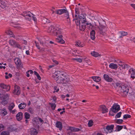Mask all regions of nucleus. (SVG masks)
Returning a JSON list of instances; mask_svg holds the SVG:
<instances>
[{
  "instance_id": "864d4df0",
  "label": "nucleus",
  "mask_w": 135,
  "mask_h": 135,
  "mask_svg": "<svg viewBox=\"0 0 135 135\" xmlns=\"http://www.w3.org/2000/svg\"><path fill=\"white\" fill-rule=\"evenodd\" d=\"M15 47H17L18 48H19L20 49H22V47L21 46L18 44L17 43V42L16 43L15 46Z\"/></svg>"
},
{
  "instance_id": "39448f33",
  "label": "nucleus",
  "mask_w": 135,
  "mask_h": 135,
  "mask_svg": "<svg viewBox=\"0 0 135 135\" xmlns=\"http://www.w3.org/2000/svg\"><path fill=\"white\" fill-rule=\"evenodd\" d=\"M108 28L107 27L100 25L99 27V32L100 34L103 35L106 34L105 32L107 31Z\"/></svg>"
},
{
  "instance_id": "5701e85b",
  "label": "nucleus",
  "mask_w": 135,
  "mask_h": 135,
  "mask_svg": "<svg viewBox=\"0 0 135 135\" xmlns=\"http://www.w3.org/2000/svg\"><path fill=\"white\" fill-rule=\"evenodd\" d=\"M91 78L94 81L96 82H99L101 80L100 77L99 76H92Z\"/></svg>"
},
{
  "instance_id": "9b49d317",
  "label": "nucleus",
  "mask_w": 135,
  "mask_h": 135,
  "mask_svg": "<svg viewBox=\"0 0 135 135\" xmlns=\"http://www.w3.org/2000/svg\"><path fill=\"white\" fill-rule=\"evenodd\" d=\"M31 15H32V13L31 12L27 11L23 12L21 14V15L23 16L24 17H28L30 18V19H31Z\"/></svg>"
},
{
  "instance_id": "603ef678",
  "label": "nucleus",
  "mask_w": 135,
  "mask_h": 135,
  "mask_svg": "<svg viewBox=\"0 0 135 135\" xmlns=\"http://www.w3.org/2000/svg\"><path fill=\"white\" fill-rule=\"evenodd\" d=\"M85 26H87L88 27V28L89 29L91 28L90 27L92 26V24L90 23H88V22H87V23H86Z\"/></svg>"
},
{
  "instance_id": "bb28decb",
  "label": "nucleus",
  "mask_w": 135,
  "mask_h": 135,
  "mask_svg": "<svg viewBox=\"0 0 135 135\" xmlns=\"http://www.w3.org/2000/svg\"><path fill=\"white\" fill-rule=\"evenodd\" d=\"M9 43L11 46L15 47L17 42L14 40H10L9 41Z\"/></svg>"
},
{
  "instance_id": "f3484780",
  "label": "nucleus",
  "mask_w": 135,
  "mask_h": 135,
  "mask_svg": "<svg viewBox=\"0 0 135 135\" xmlns=\"http://www.w3.org/2000/svg\"><path fill=\"white\" fill-rule=\"evenodd\" d=\"M55 30V27L52 26H51L49 27L47 30V32L49 33L54 34V32Z\"/></svg>"
},
{
  "instance_id": "a18cd8bd",
  "label": "nucleus",
  "mask_w": 135,
  "mask_h": 135,
  "mask_svg": "<svg viewBox=\"0 0 135 135\" xmlns=\"http://www.w3.org/2000/svg\"><path fill=\"white\" fill-rule=\"evenodd\" d=\"M8 129L9 131H12L15 130V129L12 126H9L8 128Z\"/></svg>"
},
{
  "instance_id": "cd10ccee",
  "label": "nucleus",
  "mask_w": 135,
  "mask_h": 135,
  "mask_svg": "<svg viewBox=\"0 0 135 135\" xmlns=\"http://www.w3.org/2000/svg\"><path fill=\"white\" fill-rule=\"evenodd\" d=\"M26 104L25 103H21L18 105V107L20 109H23L26 107Z\"/></svg>"
},
{
  "instance_id": "72a5a7b5",
  "label": "nucleus",
  "mask_w": 135,
  "mask_h": 135,
  "mask_svg": "<svg viewBox=\"0 0 135 135\" xmlns=\"http://www.w3.org/2000/svg\"><path fill=\"white\" fill-rule=\"evenodd\" d=\"M91 54L92 56L95 57H97L99 56L98 53L94 51L91 52Z\"/></svg>"
},
{
  "instance_id": "2eb2a0df",
  "label": "nucleus",
  "mask_w": 135,
  "mask_h": 135,
  "mask_svg": "<svg viewBox=\"0 0 135 135\" xmlns=\"http://www.w3.org/2000/svg\"><path fill=\"white\" fill-rule=\"evenodd\" d=\"M14 93L17 95H19L20 93V87L17 85L14 86Z\"/></svg>"
},
{
  "instance_id": "a19ab883",
  "label": "nucleus",
  "mask_w": 135,
  "mask_h": 135,
  "mask_svg": "<svg viewBox=\"0 0 135 135\" xmlns=\"http://www.w3.org/2000/svg\"><path fill=\"white\" fill-rule=\"evenodd\" d=\"M56 73H55V74H54L52 75V77L56 81L57 80V78H58V75Z\"/></svg>"
},
{
  "instance_id": "37998d69",
  "label": "nucleus",
  "mask_w": 135,
  "mask_h": 135,
  "mask_svg": "<svg viewBox=\"0 0 135 135\" xmlns=\"http://www.w3.org/2000/svg\"><path fill=\"white\" fill-rule=\"evenodd\" d=\"M50 105L52 109L53 110H55L56 107V105L55 103H50Z\"/></svg>"
},
{
  "instance_id": "0e129e2a",
  "label": "nucleus",
  "mask_w": 135,
  "mask_h": 135,
  "mask_svg": "<svg viewBox=\"0 0 135 135\" xmlns=\"http://www.w3.org/2000/svg\"><path fill=\"white\" fill-rule=\"evenodd\" d=\"M4 126L3 124H0V130H1L2 129V130H3L4 128Z\"/></svg>"
},
{
  "instance_id": "a878e982",
  "label": "nucleus",
  "mask_w": 135,
  "mask_h": 135,
  "mask_svg": "<svg viewBox=\"0 0 135 135\" xmlns=\"http://www.w3.org/2000/svg\"><path fill=\"white\" fill-rule=\"evenodd\" d=\"M30 132L31 135H37L38 133L36 129L33 128L31 129Z\"/></svg>"
},
{
  "instance_id": "13d9d810",
  "label": "nucleus",
  "mask_w": 135,
  "mask_h": 135,
  "mask_svg": "<svg viewBox=\"0 0 135 135\" xmlns=\"http://www.w3.org/2000/svg\"><path fill=\"white\" fill-rule=\"evenodd\" d=\"M74 59L76 61L79 62H81L82 61L81 59L79 58H77L76 59L75 58Z\"/></svg>"
},
{
  "instance_id": "c9c22d12",
  "label": "nucleus",
  "mask_w": 135,
  "mask_h": 135,
  "mask_svg": "<svg viewBox=\"0 0 135 135\" xmlns=\"http://www.w3.org/2000/svg\"><path fill=\"white\" fill-rule=\"evenodd\" d=\"M65 14L64 15L65 17L67 19V21L68 22H70V20L69 18V14L68 11H67L65 13Z\"/></svg>"
},
{
  "instance_id": "473e14b6",
  "label": "nucleus",
  "mask_w": 135,
  "mask_h": 135,
  "mask_svg": "<svg viewBox=\"0 0 135 135\" xmlns=\"http://www.w3.org/2000/svg\"><path fill=\"white\" fill-rule=\"evenodd\" d=\"M1 113L2 115L3 116H5L7 114V111L4 108H3V109L2 110Z\"/></svg>"
},
{
  "instance_id": "c85d7f7f",
  "label": "nucleus",
  "mask_w": 135,
  "mask_h": 135,
  "mask_svg": "<svg viewBox=\"0 0 135 135\" xmlns=\"http://www.w3.org/2000/svg\"><path fill=\"white\" fill-rule=\"evenodd\" d=\"M115 87L116 88L118 87L119 89H120L122 85V84L121 82H118L115 83Z\"/></svg>"
},
{
  "instance_id": "0eeeda50",
  "label": "nucleus",
  "mask_w": 135,
  "mask_h": 135,
  "mask_svg": "<svg viewBox=\"0 0 135 135\" xmlns=\"http://www.w3.org/2000/svg\"><path fill=\"white\" fill-rule=\"evenodd\" d=\"M111 110L113 112H117L120 110L119 106L115 104H114L111 108Z\"/></svg>"
},
{
  "instance_id": "de8ad7c7",
  "label": "nucleus",
  "mask_w": 135,
  "mask_h": 135,
  "mask_svg": "<svg viewBox=\"0 0 135 135\" xmlns=\"http://www.w3.org/2000/svg\"><path fill=\"white\" fill-rule=\"evenodd\" d=\"M28 110V112L31 114H33L34 112V110L32 108L30 107Z\"/></svg>"
},
{
  "instance_id": "4468645a",
  "label": "nucleus",
  "mask_w": 135,
  "mask_h": 135,
  "mask_svg": "<svg viewBox=\"0 0 135 135\" xmlns=\"http://www.w3.org/2000/svg\"><path fill=\"white\" fill-rule=\"evenodd\" d=\"M75 45L76 46L82 47L85 45L84 43L80 40H78L75 42Z\"/></svg>"
},
{
  "instance_id": "423d86ee",
  "label": "nucleus",
  "mask_w": 135,
  "mask_h": 135,
  "mask_svg": "<svg viewBox=\"0 0 135 135\" xmlns=\"http://www.w3.org/2000/svg\"><path fill=\"white\" fill-rule=\"evenodd\" d=\"M14 61L17 68H22V64L19 58L18 57H16L14 59Z\"/></svg>"
},
{
  "instance_id": "09e8293b",
  "label": "nucleus",
  "mask_w": 135,
  "mask_h": 135,
  "mask_svg": "<svg viewBox=\"0 0 135 135\" xmlns=\"http://www.w3.org/2000/svg\"><path fill=\"white\" fill-rule=\"evenodd\" d=\"M131 117V116L130 115L126 114H125L123 117L124 119H126L127 118H129Z\"/></svg>"
},
{
  "instance_id": "c756f323",
  "label": "nucleus",
  "mask_w": 135,
  "mask_h": 135,
  "mask_svg": "<svg viewBox=\"0 0 135 135\" xmlns=\"http://www.w3.org/2000/svg\"><path fill=\"white\" fill-rule=\"evenodd\" d=\"M6 33L11 37H15L13 33L10 30H9L6 31Z\"/></svg>"
},
{
  "instance_id": "338daca9",
  "label": "nucleus",
  "mask_w": 135,
  "mask_h": 135,
  "mask_svg": "<svg viewBox=\"0 0 135 135\" xmlns=\"http://www.w3.org/2000/svg\"><path fill=\"white\" fill-rule=\"evenodd\" d=\"M74 127H69V129L72 131H73Z\"/></svg>"
},
{
  "instance_id": "3c124183",
  "label": "nucleus",
  "mask_w": 135,
  "mask_h": 135,
  "mask_svg": "<svg viewBox=\"0 0 135 135\" xmlns=\"http://www.w3.org/2000/svg\"><path fill=\"white\" fill-rule=\"evenodd\" d=\"M78 19H75L74 21H75V22L77 25H80V20H79Z\"/></svg>"
},
{
  "instance_id": "7ed1b4c3",
  "label": "nucleus",
  "mask_w": 135,
  "mask_h": 135,
  "mask_svg": "<svg viewBox=\"0 0 135 135\" xmlns=\"http://www.w3.org/2000/svg\"><path fill=\"white\" fill-rule=\"evenodd\" d=\"M115 62H116L115 61ZM118 63V65L119 66V69L121 70L124 69H128L130 67V66L126 64L124 62L119 60H118L116 62Z\"/></svg>"
},
{
  "instance_id": "680f3d73",
  "label": "nucleus",
  "mask_w": 135,
  "mask_h": 135,
  "mask_svg": "<svg viewBox=\"0 0 135 135\" xmlns=\"http://www.w3.org/2000/svg\"><path fill=\"white\" fill-rule=\"evenodd\" d=\"M61 11V14L64 13H65L67 12V10L64 9H60Z\"/></svg>"
},
{
  "instance_id": "412c9836",
  "label": "nucleus",
  "mask_w": 135,
  "mask_h": 135,
  "mask_svg": "<svg viewBox=\"0 0 135 135\" xmlns=\"http://www.w3.org/2000/svg\"><path fill=\"white\" fill-rule=\"evenodd\" d=\"M6 6V3L4 0H0V7L4 8Z\"/></svg>"
},
{
  "instance_id": "4be33fe9",
  "label": "nucleus",
  "mask_w": 135,
  "mask_h": 135,
  "mask_svg": "<svg viewBox=\"0 0 135 135\" xmlns=\"http://www.w3.org/2000/svg\"><path fill=\"white\" fill-rule=\"evenodd\" d=\"M56 127L59 128L60 130H61L62 128V123L60 122L57 121L56 124Z\"/></svg>"
},
{
  "instance_id": "69168bd1",
  "label": "nucleus",
  "mask_w": 135,
  "mask_h": 135,
  "mask_svg": "<svg viewBox=\"0 0 135 135\" xmlns=\"http://www.w3.org/2000/svg\"><path fill=\"white\" fill-rule=\"evenodd\" d=\"M80 130V129L79 128L74 127L73 132H78Z\"/></svg>"
},
{
  "instance_id": "e433bc0d",
  "label": "nucleus",
  "mask_w": 135,
  "mask_h": 135,
  "mask_svg": "<svg viewBox=\"0 0 135 135\" xmlns=\"http://www.w3.org/2000/svg\"><path fill=\"white\" fill-rule=\"evenodd\" d=\"M42 22L43 24H45L47 23H49V21L46 18L44 17L42 20Z\"/></svg>"
},
{
  "instance_id": "4d7b16f0",
  "label": "nucleus",
  "mask_w": 135,
  "mask_h": 135,
  "mask_svg": "<svg viewBox=\"0 0 135 135\" xmlns=\"http://www.w3.org/2000/svg\"><path fill=\"white\" fill-rule=\"evenodd\" d=\"M75 14H79V9L78 8H75Z\"/></svg>"
},
{
  "instance_id": "f257e3e1",
  "label": "nucleus",
  "mask_w": 135,
  "mask_h": 135,
  "mask_svg": "<svg viewBox=\"0 0 135 135\" xmlns=\"http://www.w3.org/2000/svg\"><path fill=\"white\" fill-rule=\"evenodd\" d=\"M54 35L58 37L56 38V41L60 44H63L64 43V41L62 38V29L58 27H55V30Z\"/></svg>"
},
{
  "instance_id": "052dcab7",
  "label": "nucleus",
  "mask_w": 135,
  "mask_h": 135,
  "mask_svg": "<svg viewBox=\"0 0 135 135\" xmlns=\"http://www.w3.org/2000/svg\"><path fill=\"white\" fill-rule=\"evenodd\" d=\"M61 11V14L64 13H65L67 12V10L64 9H60Z\"/></svg>"
},
{
  "instance_id": "1a4fd4ad",
  "label": "nucleus",
  "mask_w": 135,
  "mask_h": 135,
  "mask_svg": "<svg viewBox=\"0 0 135 135\" xmlns=\"http://www.w3.org/2000/svg\"><path fill=\"white\" fill-rule=\"evenodd\" d=\"M0 87L1 89H4L7 91H9L10 89V86L9 85H7L3 83L0 84Z\"/></svg>"
},
{
  "instance_id": "e2e57ef3",
  "label": "nucleus",
  "mask_w": 135,
  "mask_h": 135,
  "mask_svg": "<svg viewBox=\"0 0 135 135\" xmlns=\"http://www.w3.org/2000/svg\"><path fill=\"white\" fill-rule=\"evenodd\" d=\"M35 43L36 44V47L38 49H40V47L39 46V44L38 43H37L36 41L35 42Z\"/></svg>"
},
{
  "instance_id": "c03bdc74",
  "label": "nucleus",
  "mask_w": 135,
  "mask_h": 135,
  "mask_svg": "<svg viewBox=\"0 0 135 135\" xmlns=\"http://www.w3.org/2000/svg\"><path fill=\"white\" fill-rule=\"evenodd\" d=\"M122 112H120L118 113H117V114L115 115V118H120Z\"/></svg>"
},
{
  "instance_id": "b1692460",
  "label": "nucleus",
  "mask_w": 135,
  "mask_h": 135,
  "mask_svg": "<svg viewBox=\"0 0 135 135\" xmlns=\"http://www.w3.org/2000/svg\"><path fill=\"white\" fill-rule=\"evenodd\" d=\"M95 32L94 30H93L90 32V38H91L93 40H94L95 38Z\"/></svg>"
},
{
  "instance_id": "2f4dec72",
  "label": "nucleus",
  "mask_w": 135,
  "mask_h": 135,
  "mask_svg": "<svg viewBox=\"0 0 135 135\" xmlns=\"http://www.w3.org/2000/svg\"><path fill=\"white\" fill-rule=\"evenodd\" d=\"M15 106V105L14 103H11L8 106V109L10 111H11Z\"/></svg>"
},
{
  "instance_id": "ddd939ff",
  "label": "nucleus",
  "mask_w": 135,
  "mask_h": 135,
  "mask_svg": "<svg viewBox=\"0 0 135 135\" xmlns=\"http://www.w3.org/2000/svg\"><path fill=\"white\" fill-rule=\"evenodd\" d=\"M79 20L81 24H85L86 23H87L86 19L83 15L79 16Z\"/></svg>"
},
{
  "instance_id": "7c9ffc66",
  "label": "nucleus",
  "mask_w": 135,
  "mask_h": 135,
  "mask_svg": "<svg viewBox=\"0 0 135 135\" xmlns=\"http://www.w3.org/2000/svg\"><path fill=\"white\" fill-rule=\"evenodd\" d=\"M80 29L81 31H84L86 28L85 24H80L79 25Z\"/></svg>"
},
{
  "instance_id": "8fccbe9b",
  "label": "nucleus",
  "mask_w": 135,
  "mask_h": 135,
  "mask_svg": "<svg viewBox=\"0 0 135 135\" xmlns=\"http://www.w3.org/2000/svg\"><path fill=\"white\" fill-rule=\"evenodd\" d=\"M74 19H73V21H74L75 19H79V14H75V16L73 17Z\"/></svg>"
},
{
  "instance_id": "f03ea898",
  "label": "nucleus",
  "mask_w": 135,
  "mask_h": 135,
  "mask_svg": "<svg viewBox=\"0 0 135 135\" xmlns=\"http://www.w3.org/2000/svg\"><path fill=\"white\" fill-rule=\"evenodd\" d=\"M9 94H6L3 95V97L0 99L1 103L3 105L7 104L9 99Z\"/></svg>"
},
{
  "instance_id": "ea45409f",
  "label": "nucleus",
  "mask_w": 135,
  "mask_h": 135,
  "mask_svg": "<svg viewBox=\"0 0 135 135\" xmlns=\"http://www.w3.org/2000/svg\"><path fill=\"white\" fill-rule=\"evenodd\" d=\"M123 122V120L122 119H118L116 120V123L119 124H121Z\"/></svg>"
},
{
  "instance_id": "49530a36",
  "label": "nucleus",
  "mask_w": 135,
  "mask_h": 135,
  "mask_svg": "<svg viewBox=\"0 0 135 135\" xmlns=\"http://www.w3.org/2000/svg\"><path fill=\"white\" fill-rule=\"evenodd\" d=\"M93 124V122L92 120H90L88 122V126L89 127H91Z\"/></svg>"
},
{
  "instance_id": "4c0bfd02",
  "label": "nucleus",
  "mask_w": 135,
  "mask_h": 135,
  "mask_svg": "<svg viewBox=\"0 0 135 135\" xmlns=\"http://www.w3.org/2000/svg\"><path fill=\"white\" fill-rule=\"evenodd\" d=\"M123 126L117 125L116 126V128L117 129V131H120L123 128Z\"/></svg>"
},
{
  "instance_id": "20e7f679",
  "label": "nucleus",
  "mask_w": 135,
  "mask_h": 135,
  "mask_svg": "<svg viewBox=\"0 0 135 135\" xmlns=\"http://www.w3.org/2000/svg\"><path fill=\"white\" fill-rule=\"evenodd\" d=\"M120 90L121 92L124 94V96H125L127 95L128 92L129 87L126 85H123Z\"/></svg>"
},
{
  "instance_id": "dca6fc26",
  "label": "nucleus",
  "mask_w": 135,
  "mask_h": 135,
  "mask_svg": "<svg viewBox=\"0 0 135 135\" xmlns=\"http://www.w3.org/2000/svg\"><path fill=\"white\" fill-rule=\"evenodd\" d=\"M103 77L104 79L108 82H111L113 80V79L110 77H109L108 75L106 74H104L103 75Z\"/></svg>"
},
{
  "instance_id": "bf43d9fd",
  "label": "nucleus",
  "mask_w": 135,
  "mask_h": 135,
  "mask_svg": "<svg viewBox=\"0 0 135 135\" xmlns=\"http://www.w3.org/2000/svg\"><path fill=\"white\" fill-rule=\"evenodd\" d=\"M54 88L55 90L54 92H57L59 90V89L58 88H57V87L56 86H54Z\"/></svg>"
},
{
  "instance_id": "5fc2aeb1",
  "label": "nucleus",
  "mask_w": 135,
  "mask_h": 135,
  "mask_svg": "<svg viewBox=\"0 0 135 135\" xmlns=\"http://www.w3.org/2000/svg\"><path fill=\"white\" fill-rule=\"evenodd\" d=\"M31 15V17H32L33 20L34 21H37V18L36 17H35V16L32 14V15Z\"/></svg>"
},
{
  "instance_id": "f704fd0d",
  "label": "nucleus",
  "mask_w": 135,
  "mask_h": 135,
  "mask_svg": "<svg viewBox=\"0 0 135 135\" xmlns=\"http://www.w3.org/2000/svg\"><path fill=\"white\" fill-rule=\"evenodd\" d=\"M24 116L26 119H30V115L28 113L25 112L24 114Z\"/></svg>"
},
{
  "instance_id": "6e6552de",
  "label": "nucleus",
  "mask_w": 135,
  "mask_h": 135,
  "mask_svg": "<svg viewBox=\"0 0 135 135\" xmlns=\"http://www.w3.org/2000/svg\"><path fill=\"white\" fill-rule=\"evenodd\" d=\"M56 81L57 83H62L65 80V77L63 74H61L58 77Z\"/></svg>"
},
{
  "instance_id": "a211bd4d",
  "label": "nucleus",
  "mask_w": 135,
  "mask_h": 135,
  "mask_svg": "<svg viewBox=\"0 0 135 135\" xmlns=\"http://www.w3.org/2000/svg\"><path fill=\"white\" fill-rule=\"evenodd\" d=\"M17 119L20 121L23 118V114L21 112H20L18 113L16 115Z\"/></svg>"
},
{
  "instance_id": "6ab92c4d",
  "label": "nucleus",
  "mask_w": 135,
  "mask_h": 135,
  "mask_svg": "<svg viewBox=\"0 0 135 135\" xmlns=\"http://www.w3.org/2000/svg\"><path fill=\"white\" fill-rule=\"evenodd\" d=\"M127 34V33L126 32L123 31H119L118 32V34L119 35V38H121L124 36H126Z\"/></svg>"
},
{
  "instance_id": "f8f14e48",
  "label": "nucleus",
  "mask_w": 135,
  "mask_h": 135,
  "mask_svg": "<svg viewBox=\"0 0 135 135\" xmlns=\"http://www.w3.org/2000/svg\"><path fill=\"white\" fill-rule=\"evenodd\" d=\"M114 127V125L112 124L110 125H107L105 127V129L108 131L109 133L113 132V130Z\"/></svg>"
},
{
  "instance_id": "9d476101",
  "label": "nucleus",
  "mask_w": 135,
  "mask_h": 135,
  "mask_svg": "<svg viewBox=\"0 0 135 135\" xmlns=\"http://www.w3.org/2000/svg\"><path fill=\"white\" fill-rule=\"evenodd\" d=\"M128 72V73L131 75V78L133 79L135 78V69L131 68L129 69Z\"/></svg>"
},
{
  "instance_id": "79ce46f5",
  "label": "nucleus",
  "mask_w": 135,
  "mask_h": 135,
  "mask_svg": "<svg viewBox=\"0 0 135 135\" xmlns=\"http://www.w3.org/2000/svg\"><path fill=\"white\" fill-rule=\"evenodd\" d=\"M9 133L7 131H3L1 134V135H9Z\"/></svg>"
},
{
  "instance_id": "774afa93",
  "label": "nucleus",
  "mask_w": 135,
  "mask_h": 135,
  "mask_svg": "<svg viewBox=\"0 0 135 135\" xmlns=\"http://www.w3.org/2000/svg\"><path fill=\"white\" fill-rule=\"evenodd\" d=\"M52 99L53 101L55 102L56 101V97L55 96H53L52 97Z\"/></svg>"
},
{
  "instance_id": "6e6d98bb",
  "label": "nucleus",
  "mask_w": 135,
  "mask_h": 135,
  "mask_svg": "<svg viewBox=\"0 0 135 135\" xmlns=\"http://www.w3.org/2000/svg\"><path fill=\"white\" fill-rule=\"evenodd\" d=\"M55 12L57 14L59 15H61V11L60 9L56 10Z\"/></svg>"
},
{
  "instance_id": "393cba45",
  "label": "nucleus",
  "mask_w": 135,
  "mask_h": 135,
  "mask_svg": "<svg viewBox=\"0 0 135 135\" xmlns=\"http://www.w3.org/2000/svg\"><path fill=\"white\" fill-rule=\"evenodd\" d=\"M110 68L114 69H116L117 68V64L114 63H110L109 65Z\"/></svg>"
},
{
  "instance_id": "58836bf2",
  "label": "nucleus",
  "mask_w": 135,
  "mask_h": 135,
  "mask_svg": "<svg viewBox=\"0 0 135 135\" xmlns=\"http://www.w3.org/2000/svg\"><path fill=\"white\" fill-rule=\"evenodd\" d=\"M33 73L36 76L38 79L39 80H40L41 78L38 74L36 71H34Z\"/></svg>"
},
{
  "instance_id": "aec40b11",
  "label": "nucleus",
  "mask_w": 135,
  "mask_h": 135,
  "mask_svg": "<svg viewBox=\"0 0 135 135\" xmlns=\"http://www.w3.org/2000/svg\"><path fill=\"white\" fill-rule=\"evenodd\" d=\"M100 108L102 113H104L108 112V109L106 108L105 106L101 105L100 106Z\"/></svg>"
}]
</instances>
